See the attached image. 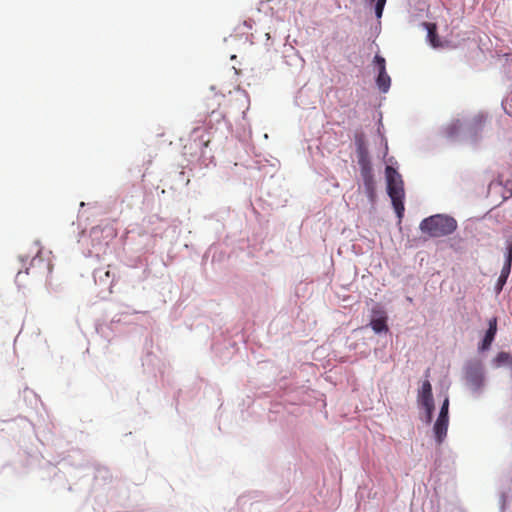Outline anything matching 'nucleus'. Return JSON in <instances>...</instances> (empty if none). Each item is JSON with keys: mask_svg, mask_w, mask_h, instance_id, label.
Here are the masks:
<instances>
[{"mask_svg": "<svg viewBox=\"0 0 512 512\" xmlns=\"http://www.w3.org/2000/svg\"><path fill=\"white\" fill-rule=\"evenodd\" d=\"M456 228L457 222L453 217L441 214L425 218L420 223V230L432 238L450 235Z\"/></svg>", "mask_w": 512, "mask_h": 512, "instance_id": "obj_1", "label": "nucleus"}, {"mask_svg": "<svg viewBox=\"0 0 512 512\" xmlns=\"http://www.w3.org/2000/svg\"><path fill=\"white\" fill-rule=\"evenodd\" d=\"M387 192L391 198L395 212L402 219L404 214V184L401 175L391 166L386 167Z\"/></svg>", "mask_w": 512, "mask_h": 512, "instance_id": "obj_2", "label": "nucleus"}, {"mask_svg": "<svg viewBox=\"0 0 512 512\" xmlns=\"http://www.w3.org/2000/svg\"><path fill=\"white\" fill-rule=\"evenodd\" d=\"M51 264L46 262L40 255V251H37L28 267L25 270H19L16 275V283L19 287H25L28 283L25 281V277L31 275L33 279H37L41 276L51 273Z\"/></svg>", "mask_w": 512, "mask_h": 512, "instance_id": "obj_3", "label": "nucleus"}, {"mask_svg": "<svg viewBox=\"0 0 512 512\" xmlns=\"http://www.w3.org/2000/svg\"><path fill=\"white\" fill-rule=\"evenodd\" d=\"M488 325H489V327L485 333V336H484L481 344L479 345L480 351L488 350L490 348L492 342L494 341L495 335L497 333V318L496 317L491 318L489 320Z\"/></svg>", "mask_w": 512, "mask_h": 512, "instance_id": "obj_4", "label": "nucleus"}, {"mask_svg": "<svg viewBox=\"0 0 512 512\" xmlns=\"http://www.w3.org/2000/svg\"><path fill=\"white\" fill-rule=\"evenodd\" d=\"M449 419L437 418L433 430L436 441L441 444L447 435Z\"/></svg>", "mask_w": 512, "mask_h": 512, "instance_id": "obj_5", "label": "nucleus"}, {"mask_svg": "<svg viewBox=\"0 0 512 512\" xmlns=\"http://www.w3.org/2000/svg\"><path fill=\"white\" fill-rule=\"evenodd\" d=\"M417 400L420 405L434 401L432 395V386L429 380L423 381L421 389L418 392Z\"/></svg>", "mask_w": 512, "mask_h": 512, "instance_id": "obj_6", "label": "nucleus"}, {"mask_svg": "<svg viewBox=\"0 0 512 512\" xmlns=\"http://www.w3.org/2000/svg\"><path fill=\"white\" fill-rule=\"evenodd\" d=\"M423 26L427 30V38L431 46L438 48L442 46L440 39L437 34V25L435 23L424 22Z\"/></svg>", "mask_w": 512, "mask_h": 512, "instance_id": "obj_7", "label": "nucleus"}, {"mask_svg": "<svg viewBox=\"0 0 512 512\" xmlns=\"http://www.w3.org/2000/svg\"><path fill=\"white\" fill-rule=\"evenodd\" d=\"M356 147H357V156H358L359 165L364 164L365 162L369 163L370 161H369V157H368V151L365 146L362 135L356 136Z\"/></svg>", "mask_w": 512, "mask_h": 512, "instance_id": "obj_8", "label": "nucleus"}, {"mask_svg": "<svg viewBox=\"0 0 512 512\" xmlns=\"http://www.w3.org/2000/svg\"><path fill=\"white\" fill-rule=\"evenodd\" d=\"M376 83L378 88L382 92H387L390 88L391 79L390 76L387 74L386 70H382L378 73V77L376 79Z\"/></svg>", "mask_w": 512, "mask_h": 512, "instance_id": "obj_9", "label": "nucleus"}, {"mask_svg": "<svg viewBox=\"0 0 512 512\" xmlns=\"http://www.w3.org/2000/svg\"><path fill=\"white\" fill-rule=\"evenodd\" d=\"M370 326L376 333L387 332L388 326L385 316L374 318L370 321Z\"/></svg>", "mask_w": 512, "mask_h": 512, "instance_id": "obj_10", "label": "nucleus"}, {"mask_svg": "<svg viewBox=\"0 0 512 512\" xmlns=\"http://www.w3.org/2000/svg\"><path fill=\"white\" fill-rule=\"evenodd\" d=\"M497 367H500L507 363H512V356L508 352H499L493 360Z\"/></svg>", "mask_w": 512, "mask_h": 512, "instance_id": "obj_11", "label": "nucleus"}, {"mask_svg": "<svg viewBox=\"0 0 512 512\" xmlns=\"http://www.w3.org/2000/svg\"><path fill=\"white\" fill-rule=\"evenodd\" d=\"M364 187L368 197L373 200L375 196V181L374 177L363 179Z\"/></svg>", "mask_w": 512, "mask_h": 512, "instance_id": "obj_12", "label": "nucleus"}, {"mask_svg": "<svg viewBox=\"0 0 512 512\" xmlns=\"http://www.w3.org/2000/svg\"><path fill=\"white\" fill-rule=\"evenodd\" d=\"M360 167H361L362 179L373 177L372 167H371L370 162L369 163L365 162L364 164H360Z\"/></svg>", "mask_w": 512, "mask_h": 512, "instance_id": "obj_13", "label": "nucleus"}, {"mask_svg": "<svg viewBox=\"0 0 512 512\" xmlns=\"http://www.w3.org/2000/svg\"><path fill=\"white\" fill-rule=\"evenodd\" d=\"M448 411H449V399H448V397H446L442 403L438 418L449 419Z\"/></svg>", "mask_w": 512, "mask_h": 512, "instance_id": "obj_14", "label": "nucleus"}, {"mask_svg": "<svg viewBox=\"0 0 512 512\" xmlns=\"http://www.w3.org/2000/svg\"><path fill=\"white\" fill-rule=\"evenodd\" d=\"M426 410L427 422H431L434 411V401L422 405Z\"/></svg>", "mask_w": 512, "mask_h": 512, "instance_id": "obj_15", "label": "nucleus"}, {"mask_svg": "<svg viewBox=\"0 0 512 512\" xmlns=\"http://www.w3.org/2000/svg\"><path fill=\"white\" fill-rule=\"evenodd\" d=\"M374 62L378 66L379 72L382 70H386V62L382 56L376 55L374 58Z\"/></svg>", "mask_w": 512, "mask_h": 512, "instance_id": "obj_16", "label": "nucleus"}, {"mask_svg": "<svg viewBox=\"0 0 512 512\" xmlns=\"http://www.w3.org/2000/svg\"><path fill=\"white\" fill-rule=\"evenodd\" d=\"M505 263L512 264V240L507 241V251Z\"/></svg>", "mask_w": 512, "mask_h": 512, "instance_id": "obj_17", "label": "nucleus"}, {"mask_svg": "<svg viewBox=\"0 0 512 512\" xmlns=\"http://www.w3.org/2000/svg\"><path fill=\"white\" fill-rule=\"evenodd\" d=\"M506 281H507V278L503 276H499L498 280H497V283H496V292L497 293H500L501 290L503 289V286L506 284Z\"/></svg>", "mask_w": 512, "mask_h": 512, "instance_id": "obj_18", "label": "nucleus"}, {"mask_svg": "<svg viewBox=\"0 0 512 512\" xmlns=\"http://www.w3.org/2000/svg\"><path fill=\"white\" fill-rule=\"evenodd\" d=\"M510 271H511V264L504 263L500 276H503V278L506 277L508 279Z\"/></svg>", "mask_w": 512, "mask_h": 512, "instance_id": "obj_19", "label": "nucleus"}, {"mask_svg": "<svg viewBox=\"0 0 512 512\" xmlns=\"http://www.w3.org/2000/svg\"><path fill=\"white\" fill-rule=\"evenodd\" d=\"M383 9H384V4L376 2L375 13L378 18H380L382 16Z\"/></svg>", "mask_w": 512, "mask_h": 512, "instance_id": "obj_20", "label": "nucleus"}, {"mask_svg": "<svg viewBox=\"0 0 512 512\" xmlns=\"http://www.w3.org/2000/svg\"><path fill=\"white\" fill-rule=\"evenodd\" d=\"M457 125H458V123H455V124H453L451 127H449V128H448V129L450 130V131H449V134H450V135H453V134H454V130H456Z\"/></svg>", "mask_w": 512, "mask_h": 512, "instance_id": "obj_21", "label": "nucleus"}, {"mask_svg": "<svg viewBox=\"0 0 512 512\" xmlns=\"http://www.w3.org/2000/svg\"><path fill=\"white\" fill-rule=\"evenodd\" d=\"M104 276H105L106 278H109V277H110V271H109V270L105 271V272H104Z\"/></svg>", "mask_w": 512, "mask_h": 512, "instance_id": "obj_22", "label": "nucleus"}, {"mask_svg": "<svg viewBox=\"0 0 512 512\" xmlns=\"http://www.w3.org/2000/svg\"><path fill=\"white\" fill-rule=\"evenodd\" d=\"M208 143H209V140L204 141V142H203V146H204V147H207V146H208Z\"/></svg>", "mask_w": 512, "mask_h": 512, "instance_id": "obj_23", "label": "nucleus"}, {"mask_svg": "<svg viewBox=\"0 0 512 512\" xmlns=\"http://www.w3.org/2000/svg\"><path fill=\"white\" fill-rule=\"evenodd\" d=\"M377 3H382V4H384V5H385L386 0H377Z\"/></svg>", "mask_w": 512, "mask_h": 512, "instance_id": "obj_24", "label": "nucleus"}]
</instances>
